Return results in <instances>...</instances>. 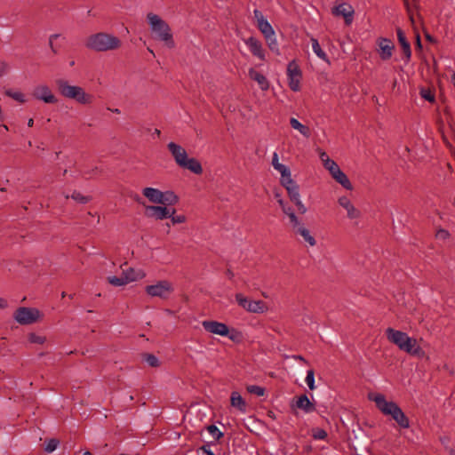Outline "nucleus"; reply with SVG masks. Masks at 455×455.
Listing matches in <instances>:
<instances>
[{"instance_id": "393cba45", "label": "nucleus", "mask_w": 455, "mask_h": 455, "mask_svg": "<svg viewBox=\"0 0 455 455\" xmlns=\"http://www.w3.org/2000/svg\"><path fill=\"white\" fill-rule=\"evenodd\" d=\"M136 278H137V276H120V277H117V276L112 275V276H108V283L110 284L118 287V286L125 285V284H127L130 282L135 281Z\"/></svg>"}, {"instance_id": "f704fd0d", "label": "nucleus", "mask_w": 455, "mask_h": 455, "mask_svg": "<svg viewBox=\"0 0 455 455\" xmlns=\"http://www.w3.org/2000/svg\"><path fill=\"white\" fill-rule=\"evenodd\" d=\"M207 431L214 440H219L223 435L222 432L215 425L208 426Z\"/></svg>"}, {"instance_id": "6e6552de", "label": "nucleus", "mask_w": 455, "mask_h": 455, "mask_svg": "<svg viewBox=\"0 0 455 455\" xmlns=\"http://www.w3.org/2000/svg\"><path fill=\"white\" fill-rule=\"evenodd\" d=\"M287 78L291 90L293 92L299 91L301 71L295 60L289 62L287 66Z\"/></svg>"}, {"instance_id": "09e8293b", "label": "nucleus", "mask_w": 455, "mask_h": 455, "mask_svg": "<svg viewBox=\"0 0 455 455\" xmlns=\"http://www.w3.org/2000/svg\"><path fill=\"white\" fill-rule=\"evenodd\" d=\"M60 36V34H52L49 36V46L53 53L57 52V50L53 46V40L59 38Z\"/></svg>"}, {"instance_id": "c9c22d12", "label": "nucleus", "mask_w": 455, "mask_h": 455, "mask_svg": "<svg viewBox=\"0 0 455 455\" xmlns=\"http://www.w3.org/2000/svg\"><path fill=\"white\" fill-rule=\"evenodd\" d=\"M143 359L151 367H157L159 365L158 358L152 354H145Z\"/></svg>"}, {"instance_id": "052dcab7", "label": "nucleus", "mask_w": 455, "mask_h": 455, "mask_svg": "<svg viewBox=\"0 0 455 455\" xmlns=\"http://www.w3.org/2000/svg\"><path fill=\"white\" fill-rule=\"evenodd\" d=\"M343 7H345V10H346L345 13L355 12L354 8L350 4L343 3Z\"/></svg>"}, {"instance_id": "864d4df0", "label": "nucleus", "mask_w": 455, "mask_h": 455, "mask_svg": "<svg viewBox=\"0 0 455 455\" xmlns=\"http://www.w3.org/2000/svg\"><path fill=\"white\" fill-rule=\"evenodd\" d=\"M253 14H254L255 19L257 20V24H259V22H260L261 20H266L262 14V12L260 11H259L258 9H255L253 11Z\"/></svg>"}, {"instance_id": "79ce46f5", "label": "nucleus", "mask_w": 455, "mask_h": 455, "mask_svg": "<svg viewBox=\"0 0 455 455\" xmlns=\"http://www.w3.org/2000/svg\"><path fill=\"white\" fill-rule=\"evenodd\" d=\"M6 94L8 96H10L11 98H12L13 100L19 101V102H24L25 101V97L24 95L20 92H7Z\"/></svg>"}, {"instance_id": "338daca9", "label": "nucleus", "mask_w": 455, "mask_h": 455, "mask_svg": "<svg viewBox=\"0 0 455 455\" xmlns=\"http://www.w3.org/2000/svg\"><path fill=\"white\" fill-rule=\"evenodd\" d=\"M368 398H376V399H379V398H384V396H383L382 395H379V394L375 395H372V394H371V393H370V394L368 395Z\"/></svg>"}, {"instance_id": "774afa93", "label": "nucleus", "mask_w": 455, "mask_h": 455, "mask_svg": "<svg viewBox=\"0 0 455 455\" xmlns=\"http://www.w3.org/2000/svg\"><path fill=\"white\" fill-rule=\"evenodd\" d=\"M293 358H294L295 360H299V361H302V362L306 363V360L304 359V357H303V356H301V355H293Z\"/></svg>"}, {"instance_id": "5fc2aeb1", "label": "nucleus", "mask_w": 455, "mask_h": 455, "mask_svg": "<svg viewBox=\"0 0 455 455\" xmlns=\"http://www.w3.org/2000/svg\"><path fill=\"white\" fill-rule=\"evenodd\" d=\"M202 455H214L209 445H204L201 448Z\"/></svg>"}, {"instance_id": "f8f14e48", "label": "nucleus", "mask_w": 455, "mask_h": 455, "mask_svg": "<svg viewBox=\"0 0 455 455\" xmlns=\"http://www.w3.org/2000/svg\"><path fill=\"white\" fill-rule=\"evenodd\" d=\"M379 52L381 60H387L392 57L395 44L390 39L380 37L378 39Z\"/></svg>"}, {"instance_id": "39448f33", "label": "nucleus", "mask_w": 455, "mask_h": 455, "mask_svg": "<svg viewBox=\"0 0 455 455\" xmlns=\"http://www.w3.org/2000/svg\"><path fill=\"white\" fill-rule=\"evenodd\" d=\"M13 317L20 324L28 325L37 321L40 312L36 308L21 307L15 311Z\"/></svg>"}, {"instance_id": "e2e57ef3", "label": "nucleus", "mask_w": 455, "mask_h": 455, "mask_svg": "<svg viewBox=\"0 0 455 455\" xmlns=\"http://www.w3.org/2000/svg\"><path fill=\"white\" fill-rule=\"evenodd\" d=\"M403 1H404L405 5L407 6V11H408V12L410 14V20H411V23L413 24L414 23V19H413L412 14L411 13V11H410V8H409L408 0H403Z\"/></svg>"}, {"instance_id": "de8ad7c7", "label": "nucleus", "mask_w": 455, "mask_h": 455, "mask_svg": "<svg viewBox=\"0 0 455 455\" xmlns=\"http://www.w3.org/2000/svg\"><path fill=\"white\" fill-rule=\"evenodd\" d=\"M170 219H171L172 224L183 223L186 220V217L184 215L174 216V214H173V215H172V217H170Z\"/></svg>"}, {"instance_id": "603ef678", "label": "nucleus", "mask_w": 455, "mask_h": 455, "mask_svg": "<svg viewBox=\"0 0 455 455\" xmlns=\"http://www.w3.org/2000/svg\"><path fill=\"white\" fill-rule=\"evenodd\" d=\"M450 235L449 232L444 229H440L436 233V237L441 240H445Z\"/></svg>"}, {"instance_id": "4d7b16f0", "label": "nucleus", "mask_w": 455, "mask_h": 455, "mask_svg": "<svg viewBox=\"0 0 455 455\" xmlns=\"http://www.w3.org/2000/svg\"><path fill=\"white\" fill-rule=\"evenodd\" d=\"M332 13L335 16H341V4H339L333 7Z\"/></svg>"}, {"instance_id": "9b49d317", "label": "nucleus", "mask_w": 455, "mask_h": 455, "mask_svg": "<svg viewBox=\"0 0 455 455\" xmlns=\"http://www.w3.org/2000/svg\"><path fill=\"white\" fill-rule=\"evenodd\" d=\"M202 325L208 332L226 337L229 333L227 324L217 321H204Z\"/></svg>"}, {"instance_id": "2eb2a0df", "label": "nucleus", "mask_w": 455, "mask_h": 455, "mask_svg": "<svg viewBox=\"0 0 455 455\" xmlns=\"http://www.w3.org/2000/svg\"><path fill=\"white\" fill-rule=\"evenodd\" d=\"M167 148L174 158L176 164L179 166L183 164L186 157L188 156L186 150L181 146L174 142L168 143Z\"/></svg>"}, {"instance_id": "69168bd1", "label": "nucleus", "mask_w": 455, "mask_h": 455, "mask_svg": "<svg viewBox=\"0 0 455 455\" xmlns=\"http://www.w3.org/2000/svg\"><path fill=\"white\" fill-rule=\"evenodd\" d=\"M416 44H417V47H419V48L422 47L420 36L419 34H417V36H416Z\"/></svg>"}, {"instance_id": "c03bdc74", "label": "nucleus", "mask_w": 455, "mask_h": 455, "mask_svg": "<svg viewBox=\"0 0 455 455\" xmlns=\"http://www.w3.org/2000/svg\"><path fill=\"white\" fill-rule=\"evenodd\" d=\"M71 197L81 204H85L88 202V198L84 196H83L81 193L75 191Z\"/></svg>"}, {"instance_id": "bf43d9fd", "label": "nucleus", "mask_w": 455, "mask_h": 455, "mask_svg": "<svg viewBox=\"0 0 455 455\" xmlns=\"http://www.w3.org/2000/svg\"><path fill=\"white\" fill-rule=\"evenodd\" d=\"M279 158H278V155L277 153H274L273 154V157H272V165L273 167H275V164H279Z\"/></svg>"}, {"instance_id": "a878e982", "label": "nucleus", "mask_w": 455, "mask_h": 455, "mask_svg": "<svg viewBox=\"0 0 455 455\" xmlns=\"http://www.w3.org/2000/svg\"><path fill=\"white\" fill-rule=\"evenodd\" d=\"M265 37V40L267 42V44L271 52L274 53L279 55L280 54V49L279 44L277 43L275 32L272 33L271 35H267Z\"/></svg>"}, {"instance_id": "e433bc0d", "label": "nucleus", "mask_w": 455, "mask_h": 455, "mask_svg": "<svg viewBox=\"0 0 455 455\" xmlns=\"http://www.w3.org/2000/svg\"><path fill=\"white\" fill-rule=\"evenodd\" d=\"M280 181H281V184L285 188H288L290 187L296 185L295 181L291 179V172H289V174H287V176L286 175L282 176Z\"/></svg>"}, {"instance_id": "5701e85b", "label": "nucleus", "mask_w": 455, "mask_h": 455, "mask_svg": "<svg viewBox=\"0 0 455 455\" xmlns=\"http://www.w3.org/2000/svg\"><path fill=\"white\" fill-rule=\"evenodd\" d=\"M323 166L330 172L337 182L341 184V170L339 169V165L331 159L330 161H327Z\"/></svg>"}, {"instance_id": "4be33fe9", "label": "nucleus", "mask_w": 455, "mask_h": 455, "mask_svg": "<svg viewBox=\"0 0 455 455\" xmlns=\"http://www.w3.org/2000/svg\"><path fill=\"white\" fill-rule=\"evenodd\" d=\"M181 168L188 169L195 174H201L203 172V168L198 160L196 158H188L186 157L183 164L180 165Z\"/></svg>"}, {"instance_id": "20e7f679", "label": "nucleus", "mask_w": 455, "mask_h": 455, "mask_svg": "<svg viewBox=\"0 0 455 455\" xmlns=\"http://www.w3.org/2000/svg\"><path fill=\"white\" fill-rule=\"evenodd\" d=\"M376 407L386 416H389L400 428H408L410 421L402 409L389 400H374Z\"/></svg>"}, {"instance_id": "0e129e2a", "label": "nucleus", "mask_w": 455, "mask_h": 455, "mask_svg": "<svg viewBox=\"0 0 455 455\" xmlns=\"http://www.w3.org/2000/svg\"><path fill=\"white\" fill-rule=\"evenodd\" d=\"M229 398H242V395L237 391H233Z\"/></svg>"}, {"instance_id": "49530a36", "label": "nucleus", "mask_w": 455, "mask_h": 455, "mask_svg": "<svg viewBox=\"0 0 455 455\" xmlns=\"http://www.w3.org/2000/svg\"><path fill=\"white\" fill-rule=\"evenodd\" d=\"M327 434L323 429H315L313 431V436L315 439L323 440L326 437Z\"/></svg>"}, {"instance_id": "6e6d98bb", "label": "nucleus", "mask_w": 455, "mask_h": 455, "mask_svg": "<svg viewBox=\"0 0 455 455\" xmlns=\"http://www.w3.org/2000/svg\"><path fill=\"white\" fill-rule=\"evenodd\" d=\"M7 69L8 65L5 62H0V77L6 74Z\"/></svg>"}, {"instance_id": "2f4dec72", "label": "nucleus", "mask_w": 455, "mask_h": 455, "mask_svg": "<svg viewBox=\"0 0 455 455\" xmlns=\"http://www.w3.org/2000/svg\"><path fill=\"white\" fill-rule=\"evenodd\" d=\"M60 442L58 439L52 438L46 441L45 446H44V451L47 453L53 452L59 446Z\"/></svg>"}, {"instance_id": "6ab92c4d", "label": "nucleus", "mask_w": 455, "mask_h": 455, "mask_svg": "<svg viewBox=\"0 0 455 455\" xmlns=\"http://www.w3.org/2000/svg\"><path fill=\"white\" fill-rule=\"evenodd\" d=\"M249 76L251 80L258 83L262 91H267L268 89L269 83L264 75L251 68L249 69Z\"/></svg>"}, {"instance_id": "473e14b6", "label": "nucleus", "mask_w": 455, "mask_h": 455, "mask_svg": "<svg viewBox=\"0 0 455 455\" xmlns=\"http://www.w3.org/2000/svg\"><path fill=\"white\" fill-rule=\"evenodd\" d=\"M247 391L251 395H254L257 396L264 395L265 389L264 387L257 385H249L247 386Z\"/></svg>"}, {"instance_id": "72a5a7b5", "label": "nucleus", "mask_w": 455, "mask_h": 455, "mask_svg": "<svg viewBox=\"0 0 455 455\" xmlns=\"http://www.w3.org/2000/svg\"><path fill=\"white\" fill-rule=\"evenodd\" d=\"M286 190H287L288 195L292 202H295L300 198L299 187L297 184L286 188Z\"/></svg>"}, {"instance_id": "412c9836", "label": "nucleus", "mask_w": 455, "mask_h": 455, "mask_svg": "<svg viewBox=\"0 0 455 455\" xmlns=\"http://www.w3.org/2000/svg\"><path fill=\"white\" fill-rule=\"evenodd\" d=\"M142 194L153 204H160L163 199V192L155 188H145L142 190Z\"/></svg>"}, {"instance_id": "3c124183", "label": "nucleus", "mask_w": 455, "mask_h": 455, "mask_svg": "<svg viewBox=\"0 0 455 455\" xmlns=\"http://www.w3.org/2000/svg\"><path fill=\"white\" fill-rule=\"evenodd\" d=\"M343 188H346L348 190L353 189L352 183L350 182L349 179L347 178V176L345 173H343Z\"/></svg>"}, {"instance_id": "b1692460", "label": "nucleus", "mask_w": 455, "mask_h": 455, "mask_svg": "<svg viewBox=\"0 0 455 455\" xmlns=\"http://www.w3.org/2000/svg\"><path fill=\"white\" fill-rule=\"evenodd\" d=\"M291 407L295 411L299 409L305 412H309L314 410L315 403H312L311 400H296L295 403L291 404Z\"/></svg>"}, {"instance_id": "423d86ee", "label": "nucleus", "mask_w": 455, "mask_h": 455, "mask_svg": "<svg viewBox=\"0 0 455 455\" xmlns=\"http://www.w3.org/2000/svg\"><path fill=\"white\" fill-rule=\"evenodd\" d=\"M173 285L168 281H159L155 284L148 285L146 292L151 297L167 299L173 291Z\"/></svg>"}, {"instance_id": "f3484780", "label": "nucleus", "mask_w": 455, "mask_h": 455, "mask_svg": "<svg viewBox=\"0 0 455 455\" xmlns=\"http://www.w3.org/2000/svg\"><path fill=\"white\" fill-rule=\"evenodd\" d=\"M291 229L294 234L301 235L304 242L307 243L310 246L315 245V239L313 235H311L310 231L304 226L303 223L298 221L297 225L291 226Z\"/></svg>"}, {"instance_id": "ddd939ff", "label": "nucleus", "mask_w": 455, "mask_h": 455, "mask_svg": "<svg viewBox=\"0 0 455 455\" xmlns=\"http://www.w3.org/2000/svg\"><path fill=\"white\" fill-rule=\"evenodd\" d=\"M400 349L418 357H422L425 355L424 351L418 345L417 340L411 337H408L405 339V342L403 344Z\"/></svg>"}, {"instance_id": "c85d7f7f", "label": "nucleus", "mask_w": 455, "mask_h": 455, "mask_svg": "<svg viewBox=\"0 0 455 455\" xmlns=\"http://www.w3.org/2000/svg\"><path fill=\"white\" fill-rule=\"evenodd\" d=\"M178 202L177 196L171 191L163 192V199L162 202H160L161 204H173Z\"/></svg>"}, {"instance_id": "bb28decb", "label": "nucleus", "mask_w": 455, "mask_h": 455, "mask_svg": "<svg viewBox=\"0 0 455 455\" xmlns=\"http://www.w3.org/2000/svg\"><path fill=\"white\" fill-rule=\"evenodd\" d=\"M290 124L293 129L298 130L303 136H305L307 138L309 137V135H310L309 129L307 126H305L304 124H302L299 120L292 117L290 120Z\"/></svg>"}, {"instance_id": "9d476101", "label": "nucleus", "mask_w": 455, "mask_h": 455, "mask_svg": "<svg viewBox=\"0 0 455 455\" xmlns=\"http://www.w3.org/2000/svg\"><path fill=\"white\" fill-rule=\"evenodd\" d=\"M33 95L36 100L44 103L54 104L58 101L56 96L46 84H40L36 86L34 90Z\"/></svg>"}, {"instance_id": "a211bd4d", "label": "nucleus", "mask_w": 455, "mask_h": 455, "mask_svg": "<svg viewBox=\"0 0 455 455\" xmlns=\"http://www.w3.org/2000/svg\"><path fill=\"white\" fill-rule=\"evenodd\" d=\"M398 42L402 47V50L405 55L406 62H408L411 56V44L406 39L404 32L400 28H396Z\"/></svg>"}, {"instance_id": "cd10ccee", "label": "nucleus", "mask_w": 455, "mask_h": 455, "mask_svg": "<svg viewBox=\"0 0 455 455\" xmlns=\"http://www.w3.org/2000/svg\"><path fill=\"white\" fill-rule=\"evenodd\" d=\"M257 26L264 36L275 32L272 25L267 20H261Z\"/></svg>"}, {"instance_id": "7c9ffc66", "label": "nucleus", "mask_w": 455, "mask_h": 455, "mask_svg": "<svg viewBox=\"0 0 455 455\" xmlns=\"http://www.w3.org/2000/svg\"><path fill=\"white\" fill-rule=\"evenodd\" d=\"M313 52L322 60L326 59L325 52L322 50L319 42L315 38L311 39Z\"/></svg>"}, {"instance_id": "8fccbe9b", "label": "nucleus", "mask_w": 455, "mask_h": 455, "mask_svg": "<svg viewBox=\"0 0 455 455\" xmlns=\"http://www.w3.org/2000/svg\"><path fill=\"white\" fill-rule=\"evenodd\" d=\"M296 206L298 207V211L301 213V214H304L306 212H307V207L303 204V203L301 202L300 198L298 199L297 201L293 202Z\"/></svg>"}, {"instance_id": "4c0bfd02", "label": "nucleus", "mask_w": 455, "mask_h": 455, "mask_svg": "<svg viewBox=\"0 0 455 455\" xmlns=\"http://www.w3.org/2000/svg\"><path fill=\"white\" fill-rule=\"evenodd\" d=\"M305 382L308 386V387L313 390L315 388V373L313 370H308L307 371V376L305 379Z\"/></svg>"}, {"instance_id": "0eeeda50", "label": "nucleus", "mask_w": 455, "mask_h": 455, "mask_svg": "<svg viewBox=\"0 0 455 455\" xmlns=\"http://www.w3.org/2000/svg\"><path fill=\"white\" fill-rule=\"evenodd\" d=\"M236 302L240 307L250 313L260 314L267 310V307L261 300H249L241 293L235 295Z\"/></svg>"}, {"instance_id": "37998d69", "label": "nucleus", "mask_w": 455, "mask_h": 455, "mask_svg": "<svg viewBox=\"0 0 455 455\" xmlns=\"http://www.w3.org/2000/svg\"><path fill=\"white\" fill-rule=\"evenodd\" d=\"M274 169L276 170L281 174V177L284 176V175L287 176V174H289V172H291L289 167H287L286 165H284L283 164H275Z\"/></svg>"}, {"instance_id": "ea45409f", "label": "nucleus", "mask_w": 455, "mask_h": 455, "mask_svg": "<svg viewBox=\"0 0 455 455\" xmlns=\"http://www.w3.org/2000/svg\"><path fill=\"white\" fill-rule=\"evenodd\" d=\"M28 340L31 343L43 344L45 341V338L36 333H30L28 336Z\"/></svg>"}, {"instance_id": "58836bf2", "label": "nucleus", "mask_w": 455, "mask_h": 455, "mask_svg": "<svg viewBox=\"0 0 455 455\" xmlns=\"http://www.w3.org/2000/svg\"><path fill=\"white\" fill-rule=\"evenodd\" d=\"M420 96L429 102L435 101V94L429 89L422 88L420 90Z\"/></svg>"}, {"instance_id": "a18cd8bd", "label": "nucleus", "mask_w": 455, "mask_h": 455, "mask_svg": "<svg viewBox=\"0 0 455 455\" xmlns=\"http://www.w3.org/2000/svg\"><path fill=\"white\" fill-rule=\"evenodd\" d=\"M345 11H346L345 7H343V20H344V23L348 26V25H350L353 22L355 12L345 13Z\"/></svg>"}, {"instance_id": "680f3d73", "label": "nucleus", "mask_w": 455, "mask_h": 455, "mask_svg": "<svg viewBox=\"0 0 455 455\" xmlns=\"http://www.w3.org/2000/svg\"><path fill=\"white\" fill-rule=\"evenodd\" d=\"M122 276H135L133 269L130 268L129 270L124 272Z\"/></svg>"}, {"instance_id": "f257e3e1", "label": "nucleus", "mask_w": 455, "mask_h": 455, "mask_svg": "<svg viewBox=\"0 0 455 455\" xmlns=\"http://www.w3.org/2000/svg\"><path fill=\"white\" fill-rule=\"evenodd\" d=\"M121 40L116 36L105 32H99L90 36L86 47L95 52H108L118 49Z\"/></svg>"}, {"instance_id": "7ed1b4c3", "label": "nucleus", "mask_w": 455, "mask_h": 455, "mask_svg": "<svg viewBox=\"0 0 455 455\" xmlns=\"http://www.w3.org/2000/svg\"><path fill=\"white\" fill-rule=\"evenodd\" d=\"M56 86L59 92L67 99H71L77 101L79 104H90L92 101V96L84 92V90L78 85H71L65 79H57Z\"/></svg>"}, {"instance_id": "dca6fc26", "label": "nucleus", "mask_w": 455, "mask_h": 455, "mask_svg": "<svg viewBox=\"0 0 455 455\" xmlns=\"http://www.w3.org/2000/svg\"><path fill=\"white\" fill-rule=\"evenodd\" d=\"M386 335L387 339L396 345L399 348L402 347L405 339L409 337L407 333L390 327L386 330Z\"/></svg>"}, {"instance_id": "13d9d810", "label": "nucleus", "mask_w": 455, "mask_h": 455, "mask_svg": "<svg viewBox=\"0 0 455 455\" xmlns=\"http://www.w3.org/2000/svg\"><path fill=\"white\" fill-rule=\"evenodd\" d=\"M320 159L323 165L325 164V163H327V161L331 160V158L328 156V155L325 152L320 153Z\"/></svg>"}, {"instance_id": "aec40b11", "label": "nucleus", "mask_w": 455, "mask_h": 455, "mask_svg": "<svg viewBox=\"0 0 455 455\" xmlns=\"http://www.w3.org/2000/svg\"><path fill=\"white\" fill-rule=\"evenodd\" d=\"M343 209L347 211V216L348 219L355 220L354 225L358 224L357 220L361 218V212L355 208L348 200L343 198Z\"/></svg>"}, {"instance_id": "1a4fd4ad", "label": "nucleus", "mask_w": 455, "mask_h": 455, "mask_svg": "<svg viewBox=\"0 0 455 455\" xmlns=\"http://www.w3.org/2000/svg\"><path fill=\"white\" fill-rule=\"evenodd\" d=\"M175 213V209L167 208L166 206L148 205L146 207V215L156 220L169 219Z\"/></svg>"}, {"instance_id": "4468645a", "label": "nucleus", "mask_w": 455, "mask_h": 455, "mask_svg": "<svg viewBox=\"0 0 455 455\" xmlns=\"http://www.w3.org/2000/svg\"><path fill=\"white\" fill-rule=\"evenodd\" d=\"M251 52L261 60H265V52L262 44L255 37L250 36L244 40Z\"/></svg>"}, {"instance_id": "f03ea898", "label": "nucleus", "mask_w": 455, "mask_h": 455, "mask_svg": "<svg viewBox=\"0 0 455 455\" xmlns=\"http://www.w3.org/2000/svg\"><path fill=\"white\" fill-rule=\"evenodd\" d=\"M148 25L154 35V38L162 41L169 48L174 47L172 34L170 26L158 15L149 12L147 15Z\"/></svg>"}, {"instance_id": "a19ab883", "label": "nucleus", "mask_w": 455, "mask_h": 455, "mask_svg": "<svg viewBox=\"0 0 455 455\" xmlns=\"http://www.w3.org/2000/svg\"><path fill=\"white\" fill-rule=\"evenodd\" d=\"M231 404L233 407L238 409L239 411H245L246 400H231Z\"/></svg>"}, {"instance_id": "c756f323", "label": "nucleus", "mask_w": 455, "mask_h": 455, "mask_svg": "<svg viewBox=\"0 0 455 455\" xmlns=\"http://www.w3.org/2000/svg\"><path fill=\"white\" fill-rule=\"evenodd\" d=\"M282 210H283V213L288 216V218L290 220L291 226L298 224V221H299V220L298 217L296 216L294 211L291 207L283 205Z\"/></svg>"}]
</instances>
